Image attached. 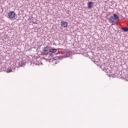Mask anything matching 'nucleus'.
I'll use <instances>...</instances> for the list:
<instances>
[{
	"label": "nucleus",
	"instance_id": "4",
	"mask_svg": "<svg viewBox=\"0 0 128 128\" xmlns=\"http://www.w3.org/2000/svg\"><path fill=\"white\" fill-rule=\"evenodd\" d=\"M43 54H48V46L44 48L43 50Z\"/></svg>",
	"mask_w": 128,
	"mask_h": 128
},
{
	"label": "nucleus",
	"instance_id": "8",
	"mask_svg": "<svg viewBox=\"0 0 128 128\" xmlns=\"http://www.w3.org/2000/svg\"><path fill=\"white\" fill-rule=\"evenodd\" d=\"M6 72L8 74L10 73V72H12V70H10L6 71Z\"/></svg>",
	"mask_w": 128,
	"mask_h": 128
},
{
	"label": "nucleus",
	"instance_id": "1",
	"mask_svg": "<svg viewBox=\"0 0 128 128\" xmlns=\"http://www.w3.org/2000/svg\"><path fill=\"white\" fill-rule=\"evenodd\" d=\"M109 20L112 22H118V20H120L118 16L116 15V14H114L113 16H110Z\"/></svg>",
	"mask_w": 128,
	"mask_h": 128
},
{
	"label": "nucleus",
	"instance_id": "3",
	"mask_svg": "<svg viewBox=\"0 0 128 128\" xmlns=\"http://www.w3.org/2000/svg\"><path fill=\"white\" fill-rule=\"evenodd\" d=\"M61 26L62 28H68V22H64V21H62Z\"/></svg>",
	"mask_w": 128,
	"mask_h": 128
},
{
	"label": "nucleus",
	"instance_id": "5",
	"mask_svg": "<svg viewBox=\"0 0 128 128\" xmlns=\"http://www.w3.org/2000/svg\"><path fill=\"white\" fill-rule=\"evenodd\" d=\"M88 8H92L94 6V2H90L88 4Z\"/></svg>",
	"mask_w": 128,
	"mask_h": 128
},
{
	"label": "nucleus",
	"instance_id": "7",
	"mask_svg": "<svg viewBox=\"0 0 128 128\" xmlns=\"http://www.w3.org/2000/svg\"><path fill=\"white\" fill-rule=\"evenodd\" d=\"M122 30H123L124 32H128V28H122Z\"/></svg>",
	"mask_w": 128,
	"mask_h": 128
},
{
	"label": "nucleus",
	"instance_id": "6",
	"mask_svg": "<svg viewBox=\"0 0 128 128\" xmlns=\"http://www.w3.org/2000/svg\"><path fill=\"white\" fill-rule=\"evenodd\" d=\"M50 52H52V54H54V52H56V48L50 49Z\"/></svg>",
	"mask_w": 128,
	"mask_h": 128
},
{
	"label": "nucleus",
	"instance_id": "2",
	"mask_svg": "<svg viewBox=\"0 0 128 128\" xmlns=\"http://www.w3.org/2000/svg\"><path fill=\"white\" fill-rule=\"evenodd\" d=\"M16 14L14 11H11V12H8V18H10V20H12V19L14 18H16Z\"/></svg>",
	"mask_w": 128,
	"mask_h": 128
}]
</instances>
